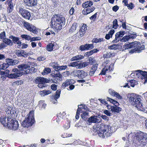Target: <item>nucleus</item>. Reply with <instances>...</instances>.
Here are the masks:
<instances>
[{
  "mask_svg": "<svg viewBox=\"0 0 147 147\" xmlns=\"http://www.w3.org/2000/svg\"><path fill=\"white\" fill-rule=\"evenodd\" d=\"M24 26L28 30L32 32L34 34H37L39 29L33 25L26 22H24Z\"/></svg>",
  "mask_w": 147,
  "mask_h": 147,
  "instance_id": "1a4fd4ad",
  "label": "nucleus"
},
{
  "mask_svg": "<svg viewBox=\"0 0 147 147\" xmlns=\"http://www.w3.org/2000/svg\"><path fill=\"white\" fill-rule=\"evenodd\" d=\"M75 75L79 78L83 79L88 76V74L84 70H79L76 71Z\"/></svg>",
  "mask_w": 147,
  "mask_h": 147,
  "instance_id": "9d476101",
  "label": "nucleus"
},
{
  "mask_svg": "<svg viewBox=\"0 0 147 147\" xmlns=\"http://www.w3.org/2000/svg\"><path fill=\"white\" fill-rule=\"evenodd\" d=\"M83 145L85 146L89 147H93L94 145V140H91L88 142H84Z\"/></svg>",
  "mask_w": 147,
  "mask_h": 147,
  "instance_id": "2f4dec72",
  "label": "nucleus"
},
{
  "mask_svg": "<svg viewBox=\"0 0 147 147\" xmlns=\"http://www.w3.org/2000/svg\"><path fill=\"white\" fill-rule=\"evenodd\" d=\"M21 37L22 38L24 39L27 40H30L31 39V37L29 35L26 34H22L21 35Z\"/></svg>",
  "mask_w": 147,
  "mask_h": 147,
  "instance_id": "ea45409f",
  "label": "nucleus"
},
{
  "mask_svg": "<svg viewBox=\"0 0 147 147\" xmlns=\"http://www.w3.org/2000/svg\"><path fill=\"white\" fill-rule=\"evenodd\" d=\"M126 6L128 7H130L131 9H132L134 6L132 3H130L129 4H127Z\"/></svg>",
  "mask_w": 147,
  "mask_h": 147,
  "instance_id": "774afa93",
  "label": "nucleus"
},
{
  "mask_svg": "<svg viewBox=\"0 0 147 147\" xmlns=\"http://www.w3.org/2000/svg\"><path fill=\"white\" fill-rule=\"evenodd\" d=\"M97 12L96 13L94 14L90 18V19L91 20L93 21H95L97 17Z\"/></svg>",
  "mask_w": 147,
  "mask_h": 147,
  "instance_id": "4d7b16f0",
  "label": "nucleus"
},
{
  "mask_svg": "<svg viewBox=\"0 0 147 147\" xmlns=\"http://www.w3.org/2000/svg\"><path fill=\"white\" fill-rule=\"evenodd\" d=\"M65 18L62 16L55 15L52 17L50 25L55 30L58 32L62 28L63 25H65Z\"/></svg>",
  "mask_w": 147,
  "mask_h": 147,
  "instance_id": "7ed1b4c3",
  "label": "nucleus"
},
{
  "mask_svg": "<svg viewBox=\"0 0 147 147\" xmlns=\"http://www.w3.org/2000/svg\"><path fill=\"white\" fill-rule=\"evenodd\" d=\"M129 102L140 111L147 113V111L143 107L141 102L140 96L134 93H129L127 95Z\"/></svg>",
  "mask_w": 147,
  "mask_h": 147,
  "instance_id": "f257e3e1",
  "label": "nucleus"
},
{
  "mask_svg": "<svg viewBox=\"0 0 147 147\" xmlns=\"http://www.w3.org/2000/svg\"><path fill=\"white\" fill-rule=\"evenodd\" d=\"M30 67V66L27 64H22L17 66L18 68L12 69V71L14 73H16V74L19 73V74L18 75V78L21 76L23 75L27 74L26 72H25L26 71L27 69Z\"/></svg>",
  "mask_w": 147,
  "mask_h": 147,
  "instance_id": "423d86ee",
  "label": "nucleus"
},
{
  "mask_svg": "<svg viewBox=\"0 0 147 147\" xmlns=\"http://www.w3.org/2000/svg\"><path fill=\"white\" fill-rule=\"evenodd\" d=\"M103 113L107 116H110L112 115V114L107 110H104Z\"/></svg>",
  "mask_w": 147,
  "mask_h": 147,
  "instance_id": "680f3d73",
  "label": "nucleus"
},
{
  "mask_svg": "<svg viewBox=\"0 0 147 147\" xmlns=\"http://www.w3.org/2000/svg\"><path fill=\"white\" fill-rule=\"evenodd\" d=\"M119 25L117 24V19H115L113 21V28L115 29Z\"/></svg>",
  "mask_w": 147,
  "mask_h": 147,
  "instance_id": "09e8293b",
  "label": "nucleus"
},
{
  "mask_svg": "<svg viewBox=\"0 0 147 147\" xmlns=\"http://www.w3.org/2000/svg\"><path fill=\"white\" fill-rule=\"evenodd\" d=\"M12 59H7L6 60V63L9 65H11Z\"/></svg>",
  "mask_w": 147,
  "mask_h": 147,
  "instance_id": "052dcab7",
  "label": "nucleus"
},
{
  "mask_svg": "<svg viewBox=\"0 0 147 147\" xmlns=\"http://www.w3.org/2000/svg\"><path fill=\"white\" fill-rule=\"evenodd\" d=\"M116 106H114L111 107V111L115 113H118L122 110V109L120 107Z\"/></svg>",
  "mask_w": 147,
  "mask_h": 147,
  "instance_id": "c85d7f7f",
  "label": "nucleus"
},
{
  "mask_svg": "<svg viewBox=\"0 0 147 147\" xmlns=\"http://www.w3.org/2000/svg\"><path fill=\"white\" fill-rule=\"evenodd\" d=\"M108 49L111 50H116V44H113L109 46Z\"/></svg>",
  "mask_w": 147,
  "mask_h": 147,
  "instance_id": "69168bd1",
  "label": "nucleus"
},
{
  "mask_svg": "<svg viewBox=\"0 0 147 147\" xmlns=\"http://www.w3.org/2000/svg\"><path fill=\"white\" fill-rule=\"evenodd\" d=\"M76 68H83L82 61H76Z\"/></svg>",
  "mask_w": 147,
  "mask_h": 147,
  "instance_id": "4c0bfd02",
  "label": "nucleus"
},
{
  "mask_svg": "<svg viewBox=\"0 0 147 147\" xmlns=\"http://www.w3.org/2000/svg\"><path fill=\"white\" fill-rule=\"evenodd\" d=\"M8 3V6L7 7V11L8 13H9L12 11L13 6V3L11 1H7Z\"/></svg>",
  "mask_w": 147,
  "mask_h": 147,
  "instance_id": "393cba45",
  "label": "nucleus"
},
{
  "mask_svg": "<svg viewBox=\"0 0 147 147\" xmlns=\"http://www.w3.org/2000/svg\"><path fill=\"white\" fill-rule=\"evenodd\" d=\"M114 64L111 63L109 66H105L102 69L99 75H105V74L106 72L108 71L109 70L110 71H113L114 68Z\"/></svg>",
  "mask_w": 147,
  "mask_h": 147,
  "instance_id": "2eb2a0df",
  "label": "nucleus"
},
{
  "mask_svg": "<svg viewBox=\"0 0 147 147\" xmlns=\"http://www.w3.org/2000/svg\"><path fill=\"white\" fill-rule=\"evenodd\" d=\"M101 119L99 117L95 115L92 116L88 119L87 121L89 123H97L100 122Z\"/></svg>",
  "mask_w": 147,
  "mask_h": 147,
  "instance_id": "4468645a",
  "label": "nucleus"
},
{
  "mask_svg": "<svg viewBox=\"0 0 147 147\" xmlns=\"http://www.w3.org/2000/svg\"><path fill=\"white\" fill-rule=\"evenodd\" d=\"M78 24L76 22H74L71 26L70 30V32H74L76 29L77 26Z\"/></svg>",
  "mask_w": 147,
  "mask_h": 147,
  "instance_id": "a19ab883",
  "label": "nucleus"
},
{
  "mask_svg": "<svg viewBox=\"0 0 147 147\" xmlns=\"http://www.w3.org/2000/svg\"><path fill=\"white\" fill-rule=\"evenodd\" d=\"M112 56V53H107V54H105L103 55V57L104 58H110Z\"/></svg>",
  "mask_w": 147,
  "mask_h": 147,
  "instance_id": "603ef678",
  "label": "nucleus"
},
{
  "mask_svg": "<svg viewBox=\"0 0 147 147\" xmlns=\"http://www.w3.org/2000/svg\"><path fill=\"white\" fill-rule=\"evenodd\" d=\"M98 64H97L93 65L92 67L91 70L90 71V76H92L94 74V72L96 71L97 68Z\"/></svg>",
  "mask_w": 147,
  "mask_h": 147,
  "instance_id": "7c9ffc66",
  "label": "nucleus"
},
{
  "mask_svg": "<svg viewBox=\"0 0 147 147\" xmlns=\"http://www.w3.org/2000/svg\"><path fill=\"white\" fill-rule=\"evenodd\" d=\"M16 55L18 57H26L28 56V53L22 50H16L15 52Z\"/></svg>",
  "mask_w": 147,
  "mask_h": 147,
  "instance_id": "f3484780",
  "label": "nucleus"
},
{
  "mask_svg": "<svg viewBox=\"0 0 147 147\" xmlns=\"http://www.w3.org/2000/svg\"><path fill=\"white\" fill-rule=\"evenodd\" d=\"M131 48H136L137 47L138 45H140V43H138L137 42H131Z\"/></svg>",
  "mask_w": 147,
  "mask_h": 147,
  "instance_id": "864d4df0",
  "label": "nucleus"
},
{
  "mask_svg": "<svg viewBox=\"0 0 147 147\" xmlns=\"http://www.w3.org/2000/svg\"><path fill=\"white\" fill-rule=\"evenodd\" d=\"M27 116L22 123V125L24 127H28L32 126L35 121L33 112H30Z\"/></svg>",
  "mask_w": 147,
  "mask_h": 147,
  "instance_id": "0eeeda50",
  "label": "nucleus"
},
{
  "mask_svg": "<svg viewBox=\"0 0 147 147\" xmlns=\"http://www.w3.org/2000/svg\"><path fill=\"white\" fill-rule=\"evenodd\" d=\"M129 39H130V38L129 35L125 36L121 38V39H119L117 41H119V40H120L122 42H125L128 41Z\"/></svg>",
  "mask_w": 147,
  "mask_h": 147,
  "instance_id": "58836bf2",
  "label": "nucleus"
},
{
  "mask_svg": "<svg viewBox=\"0 0 147 147\" xmlns=\"http://www.w3.org/2000/svg\"><path fill=\"white\" fill-rule=\"evenodd\" d=\"M89 63L90 65H92L94 64L95 62V60L94 58L90 57L89 58Z\"/></svg>",
  "mask_w": 147,
  "mask_h": 147,
  "instance_id": "a18cd8bd",
  "label": "nucleus"
},
{
  "mask_svg": "<svg viewBox=\"0 0 147 147\" xmlns=\"http://www.w3.org/2000/svg\"><path fill=\"white\" fill-rule=\"evenodd\" d=\"M67 67L66 65L58 66V65H54L53 66V68L54 70L61 71L65 69Z\"/></svg>",
  "mask_w": 147,
  "mask_h": 147,
  "instance_id": "bb28decb",
  "label": "nucleus"
},
{
  "mask_svg": "<svg viewBox=\"0 0 147 147\" xmlns=\"http://www.w3.org/2000/svg\"><path fill=\"white\" fill-rule=\"evenodd\" d=\"M87 25L86 24H84L80 28L79 34L80 37H82L85 34L87 30Z\"/></svg>",
  "mask_w": 147,
  "mask_h": 147,
  "instance_id": "b1692460",
  "label": "nucleus"
},
{
  "mask_svg": "<svg viewBox=\"0 0 147 147\" xmlns=\"http://www.w3.org/2000/svg\"><path fill=\"white\" fill-rule=\"evenodd\" d=\"M134 74L136 75V76L138 77V76H142L144 78L146 79L144 83H147V72L145 71H143L141 70H137L134 71Z\"/></svg>",
  "mask_w": 147,
  "mask_h": 147,
  "instance_id": "f8f14e48",
  "label": "nucleus"
},
{
  "mask_svg": "<svg viewBox=\"0 0 147 147\" xmlns=\"http://www.w3.org/2000/svg\"><path fill=\"white\" fill-rule=\"evenodd\" d=\"M23 83L22 81L21 80L17 81L13 83V84L14 85H21Z\"/></svg>",
  "mask_w": 147,
  "mask_h": 147,
  "instance_id": "0e129e2a",
  "label": "nucleus"
},
{
  "mask_svg": "<svg viewBox=\"0 0 147 147\" xmlns=\"http://www.w3.org/2000/svg\"><path fill=\"white\" fill-rule=\"evenodd\" d=\"M6 118L5 116H2L1 113L0 114V121L2 124L5 127L8 128L16 130L18 128L19 124L18 121L14 119L7 117V122L5 121Z\"/></svg>",
  "mask_w": 147,
  "mask_h": 147,
  "instance_id": "20e7f679",
  "label": "nucleus"
},
{
  "mask_svg": "<svg viewBox=\"0 0 147 147\" xmlns=\"http://www.w3.org/2000/svg\"><path fill=\"white\" fill-rule=\"evenodd\" d=\"M45 78L40 77H38L35 80V82L36 84H45Z\"/></svg>",
  "mask_w": 147,
  "mask_h": 147,
  "instance_id": "c756f323",
  "label": "nucleus"
},
{
  "mask_svg": "<svg viewBox=\"0 0 147 147\" xmlns=\"http://www.w3.org/2000/svg\"><path fill=\"white\" fill-rule=\"evenodd\" d=\"M70 122L69 120H67V122H66L65 124L63 126V127L65 128V129H69L70 127Z\"/></svg>",
  "mask_w": 147,
  "mask_h": 147,
  "instance_id": "8fccbe9b",
  "label": "nucleus"
},
{
  "mask_svg": "<svg viewBox=\"0 0 147 147\" xmlns=\"http://www.w3.org/2000/svg\"><path fill=\"white\" fill-rule=\"evenodd\" d=\"M95 9L94 6L88 7L86 9L84 8L82 12L83 14L84 15H87L92 12Z\"/></svg>",
  "mask_w": 147,
  "mask_h": 147,
  "instance_id": "412c9836",
  "label": "nucleus"
},
{
  "mask_svg": "<svg viewBox=\"0 0 147 147\" xmlns=\"http://www.w3.org/2000/svg\"><path fill=\"white\" fill-rule=\"evenodd\" d=\"M55 71H53L51 74V75L52 77L54 78L55 79L58 77L59 78V80H60V79H61L62 78V75L60 74V72L58 70H55Z\"/></svg>",
  "mask_w": 147,
  "mask_h": 147,
  "instance_id": "6ab92c4d",
  "label": "nucleus"
},
{
  "mask_svg": "<svg viewBox=\"0 0 147 147\" xmlns=\"http://www.w3.org/2000/svg\"><path fill=\"white\" fill-rule=\"evenodd\" d=\"M9 66L8 65V64H7L6 63H3L0 65V67H1L3 70L6 69Z\"/></svg>",
  "mask_w": 147,
  "mask_h": 147,
  "instance_id": "3c124183",
  "label": "nucleus"
},
{
  "mask_svg": "<svg viewBox=\"0 0 147 147\" xmlns=\"http://www.w3.org/2000/svg\"><path fill=\"white\" fill-rule=\"evenodd\" d=\"M24 26L28 30L32 32L34 34H37L39 29L33 25L26 22H24Z\"/></svg>",
  "mask_w": 147,
  "mask_h": 147,
  "instance_id": "6e6552de",
  "label": "nucleus"
},
{
  "mask_svg": "<svg viewBox=\"0 0 147 147\" xmlns=\"http://www.w3.org/2000/svg\"><path fill=\"white\" fill-rule=\"evenodd\" d=\"M80 106H78V108L76 113V119H78L79 118V115H80V112L81 111V108H80L79 107Z\"/></svg>",
  "mask_w": 147,
  "mask_h": 147,
  "instance_id": "49530a36",
  "label": "nucleus"
},
{
  "mask_svg": "<svg viewBox=\"0 0 147 147\" xmlns=\"http://www.w3.org/2000/svg\"><path fill=\"white\" fill-rule=\"evenodd\" d=\"M93 4V2L92 1H88L85 2L83 3L82 5V6L83 8L86 9L89 7H91Z\"/></svg>",
  "mask_w": 147,
  "mask_h": 147,
  "instance_id": "a878e982",
  "label": "nucleus"
},
{
  "mask_svg": "<svg viewBox=\"0 0 147 147\" xmlns=\"http://www.w3.org/2000/svg\"><path fill=\"white\" fill-rule=\"evenodd\" d=\"M94 47L93 44H86L84 45H80L79 49L82 51L85 50H89L93 49Z\"/></svg>",
  "mask_w": 147,
  "mask_h": 147,
  "instance_id": "ddd939ff",
  "label": "nucleus"
},
{
  "mask_svg": "<svg viewBox=\"0 0 147 147\" xmlns=\"http://www.w3.org/2000/svg\"><path fill=\"white\" fill-rule=\"evenodd\" d=\"M37 1V0H24L25 4L28 6H33L36 5Z\"/></svg>",
  "mask_w": 147,
  "mask_h": 147,
  "instance_id": "aec40b11",
  "label": "nucleus"
},
{
  "mask_svg": "<svg viewBox=\"0 0 147 147\" xmlns=\"http://www.w3.org/2000/svg\"><path fill=\"white\" fill-rule=\"evenodd\" d=\"M44 102V101L43 100H41L39 101L38 105L39 106L40 109L42 110L45 109L47 104Z\"/></svg>",
  "mask_w": 147,
  "mask_h": 147,
  "instance_id": "cd10ccee",
  "label": "nucleus"
},
{
  "mask_svg": "<svg viewBox=\"0 0 147 147\" xmlns=\"http://www.w3.org/2000/svg\"><path fill=\"white\" fill-rule=\"evenodd\" d=\"M16 113V111L15 110L11 108V110H10V114H11V115L12 117L14 116V114Z\"/></svg>",
  "mask_w": 147,
  "mask_h": 147,
  "instance_id": "e2e57ef3",
  "label": "nucleus"
},
{
  "mask_svg": "<svg viewBox=\"0 0 147 147\" xmlns=\"http://www.w3.org/2000/svg\"><path fill=\"white\" fill-rule=\"evenodd\" d=\"M9 38L12 39V42L13 43L17 44H20L22 42L19 40V38L18 37L14 36L13 35L10 36Z\"/></svg>",
  "mask_w": 147,
  "mask_h": 147,
  "instance_id": "4be33fe9",
  "label": "nucleus"
},
{
  "mask_svg": "<svg viewBox=\"0 0 147 147\" xmlns=\"http://www.w3.org/2000/svg\"><path fill=\"white\" fill-rule=\"evenodd\" d=\"M3 41L4 43L8 45L12 46L13 45V42L12 40L9 39L7 38H5L3 40Z\"/></svg>",
  "mask_w": 147,
  "mask_h": 147,
  "instance_id": "473e14b6",
  "label": "nucleus"
},
{
  "mask_svg": "<svg viewBox=\"0 0 147 147\" xmlns=\"http://www.w3.org/2000/svg\"><path fill=\"white\" fill-rule=\"evenodd\" d=\"M44 72L42 73V74L43 75H45V73L48 74L51 72V69L49 68H45L44 70Z\"/></svg>",
  "mask_w": 147,
  "mask_h": 147,
  "instance_id": "de8ad7c7",
  "label": "nucleus"
},
{
  "mask_svg": "<svg viewBox=\"0 0 147 147\" xmlns=\"http://www.w3.org/2000/svg\"><path fill=\"white\" fill-rule=\"evenodd\" d=\"M131 42L129 43V42H127L125 43L124 45V48H125V49H128L129 48H131L132 47H131Z\"/></svg>",
  "mask_w": 147,
  "mask_h": 147,
  "instance_id": "c03bdc74",
  "label": "nucleus"
},
{
  "mask_svg": "<svg viewBox=\"0 0 147 147\" xmlns=\"http://www.w3.org/2000/svg\"><path fill=\"white\" fill-rule=\"evenodd\" d=\"M19 12L21 14L24 18L29 19L31 16L30 13L27 10L22 8H20Z\"/></svg>",
  "mask_w": 147,
  "mask_h": 147,
  "instance_id": "9b49d317",
  "label": "nucleus"
},
{
  "mask_svg": "<svg viewBox=\"0 0 147 147\" xmlns=\"http://www.w3.org/2000/svg\"><path fill=\"white\" fill-rule=\"evenodd\" d=\"M29 69H27V71L26 72V74H28L30 73H34L37 71V69L34 67H32L31 68H28Z\"/></svg>",
  "mask_w": 147,
  "mask_h": 147,
  "instance_id": "c9c22d12",
  "label": "nucleus"
},
{
  "mask_svg": "<svg viewBox=\"0 0 147 147\" xmlns=\"http://www.w3.org/2000/svg\"><path fill=\"white\" fill-rule=\"evenodd\" d=\"M84 58V56L81 55H78L75 56L71 59V61L78 60L82 59Z\"/></svg>",
  "mask_w": 147,
  "mask_h": 147,
  "instance_id": "f704fd0d",
  "label": "nucleus"
},
{
  "mask_svg": "<svg viewBox=\"0 0 147 147\" xmlns=\"http://www.w3.org/2000/svg\"><path fill=\"white\" fill-rule=\"evenodd\" d=\"M125 33V32L124 31H120L117 32L115 35V38L112 41V42L113 43L117 42H118V39L119 38L120 39H121L120 37H122Z\"/></svg>",
  "mask_w": 147,
  "mask_h": 147,
  "instance_id": "a211bd4d",
  "label": "nucleus"
},
{
  "mask_svg": "<svg viewBox=\"0 0 147 147\" xmlns=\"http://www.w3.org/2000/svg\"><path fill=\"white\" fill-rule=\"evenodd\" d=\"M5 31H3L0 34V39L3 40V38H5Z\"/></svg>",
  "mask_w": 147,
  "mask_h": 147,
  "instance_id": "6e6d98bb",
  "label": "nucleus"
},
{
  "mask_svg": "<svg viewBox=\"0 0 147 147\" xmlns=\"http://www.w3.org/2000/svg\"><path fill=\"white\" fill-rule=\"evenodd\" d=\"M145 48V46L144 45H138L137 47L136 48V51L138 53H140L141 52L142 50H144Z\"/></svg>",
  "mask_w": 147,
  "mask_h": 147,
  "instance_id": "e433bc0d",
  "label": "nucleus"
},
{
  "mask_svg": "<svg viewBox=\"0 0 147 147\" xmlns=\"http://www.w3.org/2000/svg\"><path fill=\"white\" fill-rule=\"evenodd\" d=\"M55 44L54 42L48 44L46 47L47 50L49 51H52L54 49L53 47L55 45Z\"/></svg>",
  "mask_w": 147,
  "mask_h": 147,
  "instance_id": "72a5a7b5",
  "label": "nucleus"
},
{
  "mask_svg": "<svg viewBox=\"0 0 147 147\" xmlns=\"http://www.w3.org/2000/svg\"><path fill=\"white\" fill-rule=\"evenodd\" d=\"M74 83L75 81L72 80H67L62 84L61 87L64 88L68 86L71 84H74Z\"/></svg>",
  "mask_w": 147,
  "mask_h": 147,
  "instance_id": "5701e85b",
  "label": "nucleus"
},
{
  "mask_svg": "<svg viewBox=\"0 0 147 147\" xmlns=\"http://www.w3.org/2000/svg\"><path fill=\"white\" fill-rule=\"evenodd\" d=\"M61 92L60 90H57L56 92L55 95L54 96L53 98L56 99L59 98L60 96Z\"/></svg>",
  "mask_w": 147,
  "mask_h": 147,
  "instance_id": "37998d69",
  "label": "nucleus"
},
{
  "mask_svg": "<svg viewBox=\"0 0 147 147\" xmlns=\"http://www.w3.org/2000/svg\"><path fill=\"white\" fill-rule=\"evenodd\" d=\"M132 144L136 147H147V134L141 131L137 133Z\"/></svg>",
  "mask_w": 147,
  "mask_h": 147,
  "instance_id": "f03ea898",
  "label": "nucleus"
},
{
  "mask_svg": "<svg viewBox=\"0 0 147 147\" xmlns=\"http://www.w3.org/2000/svg\"><path fill=\"white\" fill-rule=\"evenodd\" d=\"M110 126L103 124L96 127V131L98 136L102 138H106L112 134Z\"/></svg>",
  "mask_w": 147,
  "mask_h": 147,
  "instance_id": "39448f33",
  "label": "nucleus"
},
{
  "mask_svg": "<svg viewBox=\"0 0 147 147\" xmlns=\"http://www.w3.org/2000/svg\"><path fill=\"white\" fill-rule=\"evenodd\" d=\"M129 82L130 83V86L132 87H134L137 83L135 80H130Z\"/></svg>",
  "mask_w": 147,
  "mask_h": 147,
  "instance_id": "5fc2aeb1",
  "label": "nucleus"
},
{
  "mask_svg": "<svg viewBox=\"0 0 147 147\" xmlns=\"http://www.w3.org/2000/svg\"><path fill=\"white\" fill-rule=\"evenodd\" d=\"M41 38L39 37H31L30 42H31L33 41H35L36 40H40Z\"/></svg>",
  "mask_w": 147,
  "mask_h": 147,
  "instance_id": "bf43d9fd",
  "label": "nucleus"
},
{
  "mask_svg": "<svg viewBox=\"0 0 147 147\" xmlns=\"http://www.w3.org/2000/svg\"><path fill=\"white\" fill-rule=\"evenodd\" d=\"M3 72L4 73V74L3 75H5L7 76V77L9 78H17V76H18V75L19 74V73L16 74V73H15L13 74H9V71L8 69H7L4 71H3Z\"/></svg>",
  "mask_w": 147,
  "mask_h": 147,
  "instance_id": "dca6fc26",
  "label": "nucleus"
},
{
  "mask_svg": "<svg viewBox=\"0 0 147 147\" xmlns=\"http://www.w3.org/2000/svg\"><path fill=\"white\" fill-rule=\"evenodd\" d=\"M40 94L41 96H44L45 95H46L50 94L51 93V91L49 90L47 91L43 90L41 91L40 92Z\"/></svg>",
  "mask_w": 147,
  "mask_h": 147,
  "instance_id": "79ce46f5",
  "label": "nucleus"
},
{
  "mask_svg": "<svg viewBox=\"0 0 147 147\" xmlns=\"http://www.w3.org/2000/svg\"><path fill=\"white\" fill-rule=\"evenodd\" d=\"M129 36L130 39H134L136 38L137 35L136 33H135L134 34H130V35H129Z\"/></svg>",
  "mask_w": 147,
  "mask_h": 147,
  "instance_id": "338daca9",
  "label": "nucleus"
},
{
  "mask_svg": "<svg viewBox=\"0 0 147 147\" xmlns=\"http://www.w3.org/2000/svg\"><path fill=\"white\" fill-rule=\"evenodd\" d=\"M98 100L102 104L106 105H107V102L106 100L104 99H102L101 98H99Z\"/></svg>",
  "mask_w": 147,
  "mask_h": 147,
  "instance_id": "13d9d810",
  "label": "nucleus"
}]
</instances>
